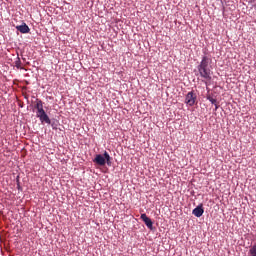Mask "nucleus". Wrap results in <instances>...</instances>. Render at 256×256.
I'll return each mask as SVG.
<instances>
[{
	"label": "nucleus",
	"mask_w": 256,
	"mask_h": 256,
	"mask_svg": "<svg viewBox=\"0 0 256 256\" xmlns=\"http://www.w3.org/2000/svg\"><path fill=\"white\" fill-rule=\"evenodd\" d=\"M249 254L251 256H256V244L249 249Z\"/></svg>",
	"instance_id": "nucleus-10"
},
{
	"label": "nucleus",
	"mask_w": 256,
	"mask_h": 256,
	"mask_svg": "<svg viewBox=\"0 0 256 256\" xmlns=\"http://www.w3.org/2000/svg\"><path fill=\"white\" fill-rule=\"evenodd\" d=\"M207 100L210 101V103H212V105H215L217 103V99H215L211 96H207Z\"/></svg>",
	"instance_id": "nucleus-12"
},
{
	"label": "nucleus",
	"mask_w": 256,
	"mask_h": 256,
	"mask_svg": "<svg viewBox=\"0 0 256 256\" xmlns=\"http://www.w3.org/2000/svg\"><path fill=\"white\" fill-rule=\"evenodd\" d=\"M217 109H219V106L217 105V103L215 104V111H217Z\"/></svg>",
	"instance_id": "nucleus-13"
},
{
	"label": "nucleus",
	"mask_w": 256,
	"mask_h": 256,
	"mask_svg": "<svg viewBox=\"0 0 256 256\" xmlns=\"http://www.w3.org/2000/svg\"><path fill=\"white\" fill-rule=\"evenodd\" d=\"M196 101H197V94H195V92L193 91L188 92L185 98L186 105H189V107H193Z\"/></svg>",
	"instance_id": "nucleus-2"
},
{
	"label": "nucleus",
	"mask_w": 256,
	"mask_h": 256,
	"mask_svg": "<svg viewBox=\"0 0 256 256\" xmlns=\"http://www.w3.org/2000/svg\"><path fill=\"white\" fill-rule=\"evenodd\" d=\"M93 162L96 163V165H99L100 167H105V164H106L105 156L101 154H97Z\"/></svg>",
	"instance_id": "nucleus-4"
},
{
	"label": "nucleus",
	"mask_w": 256,
	"mask_h": 256,
	"mask_svg": "<svg viewBox=\"0 0 256 256\" xmlns=\"http://www.w3.org/2000/svg\"><path fill=\"white\" fill-rule=\"evenodd\" d=\"M203 213H205V210L203 209V204L198 205L192 211V215H194L195 217H203Z\"/></svg>",
	"instance_id": "nucleus-5"
},
{
	"label": "nucleus",
	"mask_w": 256,
	"mask_h": 256,
	"mask_svg": "<svg viewBox=\"0 0 256 256\" xmlns=\"http://www.w3.org/2000/svg\"><path fill=\"white\" fill-rule=\"evenodd\" d=\"M140 218L142 219V221H144L148 229H153V221L151 220V218L147 217V214H141Z\"/></svg>",
	"instance_id": "nucleus-6"
},
{
	"label": "nucleus",
	"mask_w": 256,
	"mask_h": 256,
	"mask_svg": "<svg viewBox=\"0 0 256 256\" xmlns=\"http://www.w3.org/2000/svg\"><path fill=\"white\" fill-rule=\"evenodd\" d=\"M15 67H17V69H23L21 67V58L17 57V59L15 61Z\"/></svg>",
	"instance_id": "nucleus-11"
},
{
	"label": "nucleus",
	"mask_w": 256,
	"mask_h": 256,
	"mask_svg": "<svg viewBox=\"0 0 256 256\" xmlns=\"http://www.w3.org/2000/svg\"><path fill=\"white\" fill-rule=\"evenodd\" d=\"M209 57L204 56L202 58V61L200 62V65L198 66V71L200 74V77H202L203 83H205L206 87H209L211 85V69H209Z\"/></svg>",
	"instance_id": "nucleus-1"
},
{
	"label": "nucleus",
	"mask_w": 256,
	"mask_h": 256,
	"mask_svg": "<svg viewBox=\"0 0 256 256\" xmlns=\"http://www.w3.org/2000/svg\"><path fill=\"white\" fill-rule=\"evenodd\" d=\"M34 108H36V117H39V115H43L45 113V109H43V101L37 99L36 104L34 105Z\"/></svg>",
	"instance_id": "nucleus-3"
},
{
	"label": "nucleus",
	"mask_w": 256,
	"mask_h": 256,
	"mask_svg": "<svg viewBox=\"0 0 256 256\" xmlns=\"http://www.w3.org/2000/svg\"><path fill=\"white\" fill-rule=\"evenodd\" d=\"M37 117L38 119H40L41 123H47V125H51V119L49 118L46 112H44L43 114H40Z\"/></svg>",
	"instance_id": "nucleus-7"
},
{
	"label": "nucleus",
	"mask_w": 256,
	"mask_h": 256,
	"mask_svg": "<svg viewBox=\"0 0 256 256\" xmlns=\"http://www.w3.org/2000/svg\"><path fill=\"white\" fill-rule=\"evenodd\" d=\"M104 159L108 165V167H111V156L107 151L104 152Z\"/></svg>",
	"instance_id": "nucleus-9"
},
{
	"label": "nucleus",
	"mask_w": 256,
	"mask_h": 256,
	"mask_svg": "<svg viewBox=\"0 0 256 256\" xmlns=\"http://www.w3.org/2000/svg\"><path fill=\"white\" fill-rule=\"evenodd\" d=\"M16 29L20 33H29V31H31V29H29V26L25 23L23 25L16 26Z\"/></svg>",
	"instance_id": "nucleus-8"
}]
</instances>
